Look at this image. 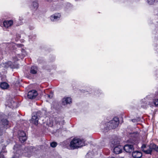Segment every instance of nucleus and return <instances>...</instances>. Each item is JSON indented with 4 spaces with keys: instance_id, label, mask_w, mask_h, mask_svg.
Instances as JSON below:
<instances>
[{
    "instance_id": "nucleus-1",
    "label": "nucleus",
    "mask_w": 158,
    "mask_h": 158,
    "mask_svg": "<svg viewBox=\"0 0 158 158\" xmlns=\"http://www.w3.org/2000/svg\"><path fill=\"white\" fill-rule=\"evenodd\" d=\"M85 141L83 139L75 138L70 141L69 144L66 145L67 148L73 150L85 145Z\"/></svg>"
},
{
    "instance_id": "nucleus-2",
    "label": "nucleus",
    "mask_w": 158,
    "mask_h": 158,
    "mask_svg": "<svg viewBox=\"0 0 158 158\" xmlns=\"http://www.w3.org/2000/svg\"><path fill=\"white\" fill-rule=\"evenodd\" d=\"M111 147L114 148V152L116 154H119L122 152L123 147L119 144V142L117 140L112 141L110 144Z\"/></svg>"
},
{
    "instance_id": "nucleus-3",
    "label": "nucleus",
    "mask_w": 158,
    "mask_h": 158,
    "mask_svg": "<svg viewBox=\"0 0 158 158\" xmlns=\"http://www.w3.org/2000/svg\"><path fill=\"white\" fill-rule=\"evenodd\" d=\"M13 149L14 150V158H18L22 154V152L21 149V146L19 145L16 144L14 146Z\"/></svg>"
},
{
    "instance_id": "nucleus-4",
    "label": "nucleus",
    "mask_w": 158,
    "mask_h": 158,
    "mask_svg": "<svg viewBox=\"0 0 158 158\" xmlns=\"http://www.w3.org/2000/svg\"><path fill=\"white\" fill-rule=\"evenodd\" d=\"M1 66L2 67L5 68H7L10 67L11 68H18L19 66L18 65H15L11 62L8 61L5 63H2L1 64Z\"/></svg>"
},
{
    "instance_id": "nucleus-5",
    "label": "nucleus",
    "mask_w": 158,
    "mask_h": 158,
    "mask_svg": "<svg viewBox=\"0 0 158 158\" xmlns=\"http://www.w3.org/2000/svg\"><path fill=\"white\" fill-rule=\"evenodd\" d=\"M19 139L22 143L24 142L27 139V137L25 132L22 131H19L18 132Z\"/></svg>"
},
{
    "instance_id": "nucleus-6",
    "label": "nucleus",
    "mask_w": 158,
    "mask_h": 158,
    "mask_svg": "<svg viewBox=\"0 0 158 158\" xmlns=\"http://www.w3.org/2000/svg\"><path fill=\"white\" fill-rule=\"evenodd\" d=\"M22 55H20L19 54H17L15 57L14 58V60L15 61L18 60V58L22 59L23 58L27 55V53L24 49H22L21 50Z\"/></svg>"
},
{
    "instance_id": "nucleus-7",
    "label": "nucleus",
    "mask_w": 158,
    "mask_h": 158,
    "mask_svg": "<svg viewBox=\"0 0 158 158\" xmlns=\"http://www.w3.org/2000/svg\"><path fill=\"white\" fill-rule=\"evenodd\" d=\"M39 6V4L37 1L36 0L33 1L30 6V9L33 11L36 10Z\"/></svg>"
},
{
    "instance_id": "nucleus-8",
    "label": "nucleus",
    "mask_w": 158,
    "mask_h": 158,
    "mask_svg": "<svg viewBox=\"0 0 158 158\" xmlns=\"http://www.w3.org/2000/svg\"><path fill=\"white\" fill-rule=\"evenodd\" d=\"M37 95L38 93L35 90L29 91L28 93V98L31 99L35 98Z\"/></svg>"
},
{
    "instance_id": "nucleus-9",
    "label": "nucleus",
    "mask_w": 158,
    "mask_h": 158,
    "mask_svg": "<svg viewBox=\"0 0 158 158\" xmlns=\"http://www.w3.org/2000/svg\"><path fill=\"white\" fill-rule=\"evenodd\" d=\"M124 150L127 152L131 153L134 150L133 146L131 144H126L123 147Z\"/></svg>"
},
{
    "instance_id": "nucleus-10",
    "label": "nucleus",
    "mask_w": 158,
    "mask_h": 158,
    "mask_svg": "<svg viewBox=\"0 0 158 158\" xmlns=\"http://www.w3.org/2000/svg\"><path fill=\"white\" fill-rule=\"evenodd\" d=\"M13 22L12 20H5L3 23V26L5 28H9L13 24Z\"/></svg>"
},
{
    "instance_id": "nucleus-11",
    "label": "nucleus",
    "mask_w": 158,
    "mask_h": 158,
    "mask_svg": "<svg viewBox=\"0 0 158 158\" xmlns=\"http://www.w3.org/2000/svg\"><path fill=\"white\" fill-rule=\"evenodd\" d=\"M142 150L144 153L147 154H151L152 151L149 146L148 147V148H147L145 145H143L142 146Z\"/></svg>"
},
{
    "instance_id": "nucleus-12",
    "label": "nucleus",
    "mask_w": 158,
    "mask_h": 158,
    "mask_svg": "<svg viewBox=\"0 0 158 158\" xmlns=\"http://www.w3.org/2000/svg\"><path fill=\"white\" fill-rule=\"evenodd\" d=\"M72 102V99L70 97L64 98L62 100V103L64 105L69 104Z\"/></svg>"
},
{
    "instance_id": "nucleus-13",
    "label": "nucleus",
    "mask_w": 158,
    "mask_h": 158,
    "mask_svg": "<svg viewBox=\"0 0 158 158\" xmlns=\"http://www.w3.org/2000/svg\"><path fill=\"white\" fill-rule=\"evenodd\" d=\"M60 15L59 13L55 14L51 16L50 19L53 21H56L59 19Z\"/></svg>"
},
{
    "instance_id": "nucleus-14",
    "label": "nucleus",
    "mask_w": 158,
    "mask_h": 158,
    "mask_svg": "<svg viewBox=\"0 0 158 158\" xmlns=\"http://www.w3.org/2000/svg\"><path fill=\"white\" fill-rule=\"evenodd\" d=\"M55 123L60 125H62L64 124V120L62 118H56L55 119Z\"/></svg>"
},
{
    "instance_id": "nucleus-15",
    "label": "nucleus",
    "mask_w": 158,
    "mask_h": 158,
    "mask_svg": "<svg viewBox=\"0 0 158 158\" xmlns=\"http://www.w3.org/2000/svg\"><path fill=\"white\" fill-rule=\"evenodd\" d=\"M142 155L141 152L138 151H134L132 153V156L135 158H140Z\"/></svg>"
},
{
    "instance_id": "nucleus-16",
    "label": "nucleus",
    "mask_w": 158,
    "mask_h": 158,
    "mask_svg": "<svg viewBox=\"0 0 158 158\" xmlns=\"http://www.w3.org/2000/svg\"><path fill=\"white\" fill-rule=\"evenodd\" d=\"M38 120L39 119L37 116V114H36V115L32 116L31 120L35 125H37L38 124Z\"/></svg>"
},
{
    "instance_id": "nucleus-17",
    "label": "nucleus",
    "mask_w": 158,
    "mask_h": 158,
    "mask_svg": "<svg viewBox=\"0 0 158 158\" xmlns=\"http://www.w3.org/2000/svg\"><path fill=\"white\" fill-rule=\"evenodd\" d=\"M8 46L9 48H10V49H12V48L14 49V47H22L23 46V45L22 44H16L14 43L8 44Z\"/></svg>"
},
{
    "instance_id": "nucleus-18",
    "label": "nucleus",
    "mask_w": 158,
    "mask_h": 158,
    "mask_svg": "<svg viewBox=\"0 0 158 158\" xmlns=\"http://www.w3.org/2000/svg\"><path fill=\"white\" fill-rule=\"evenodd\" d=\"M111 123L114 124V127H117L119 123L118 118L117 117H115L112 120Z\"/></svg>"
},
{
    "instance_id": "nucleus-19",
    "label": "nucleus",
    "mask_w": 158,
    "mask_h": 158,
    "mask_svg": "<svg viewBox=\"0 0 158 158\" xmlns=\"http://www.w3.org/2000/svg\"><path fill=\"white\" fill-rule=\"evenodd\" d=\"M1 123L2 124L3 126L5 128H8L9 127V122L6 119H3L1 121Z\"/></svg>"
},
{
    "instance_id": "nucleus-20",
    "label": "nucleus",
    "mask_w": 158,
    "mask_h": 158,
    "mask_svg": "<svg viewBox=\"0 0 158 158\" xmlns=\"http://www.w3.org/2000/svg\"><path fill=\"white\" fill-rule=\"evenodd\" d=\"M0 86L1 88L3 89H7L9 87V85L5 82L1 83Z\"/></svg>"
},
{
    "instance_id": "nucleus-21",
    "label": "nucleus",
    "mask_w": 158,
    "mask_h": 158,
    "mask_svg": "<svg viewBox=\"0 0 158 158\" xmlns=\"http://www.w3.org/2000/svg\"><path fill=\"white\" fill-rule=\"evenodd\" d=\"M37 67L36 66H33L31 68L30 73L33 74H36L37 72Z\"/></svg>"
},
{
    "instance_id": "nucleus-22",
    "label": "nucleus",
    "mask_w": 158,
    "mask_h": 158,
    "mask_svg": "<svg viewBox=\"0 0 158 158\" xmlns=\"http://www.w3.org/2000/svg\"><path fill=\"white\" fill-rule=\"evenodd\" d=\"M112 120L110 121L107 123V125L108 128L109 129H114L116 127H114V124L111 123Z\"/></svg>"
},
{
    "instance_id": "nucleus-23",
    "label": "nucleus",
    "mask_w": 158,
    "mask_h": 158,
    "mask_svg": "<svg viewBox=\"0 0 158 158\" xmlns=\"http://www.w3.org/2000/svg\"><path fill=\"white\" fill-rule=\"evenodd\" d=\"M157 146V145L154 143H152L150 144L149 146L150 147V148L151 149L152 151L154 150L155 151Z\"/></svg>"
},
{
    "instance_id": "nucleus-24",
    "label": "nucleus",
    "mask_w": 158,
    "mask_h": 158,
    "mask_svg": "<svg viewBox=\"0 0 158 158\" xmlns=\"http://www.w3.org/2000/svg\"><path fill=\"white\" fill-rule=\"evenodd\" d=\"M6 153L5 151L2 150L0 152V158H5L4 156Z\"/></svg>"
},
{
    "instance_id": "nucleus-25",
    "label": "nucleus",
    "mask_w": 158,
    "mask_h": 158,
    "mask_svg": "<svg viewBox=\"0 0 158 158\" xmlns=\"http://www.w3.org/2000/svg\"><path fill=\"white\" fill-rule=\"evenodd\" d=\"M146 98H145L142 100V102L143 103V104H144V105H143L142 106L143 108L146 107L147 106V101H146Z\"/></svg>"
},
{
    "instance_id": "nucleus-26",
    "label": "nucleus",
    "mask_w": 158,
    "mask_h": 158,
    "mask_svg": "<svg viewBox=\"0 0 158 158\" xmlns=\"http://www.w3.org/2000/svg\"><path fill=\"white\" fill-rule=\"evenodd\" d=\"M156 1L157 2V0H148V2L149 4L152 5Z\"/></svg>"
},
{
    "instance_id": "nucleus-27",
    "label": "nucleus",
    "mask_w": 158,
    "mask_h": 158,
    "mask_svg": "<svg viewBox=\"0 0 158 158\" xmlns=\"http://www.w3.org/2000/svg\"><path fill=\"white\" fill-rule=\"evenodd\" d=\"M57 144V143L53 142L50 143V146L52 148H55Z\"/></svg>"
},
{
    "instance_id": "nucleus-28",
    "label": "nucleus",
    "mask_w": 158,
    "mask_h": 158,
    "mask_svg": "<svg viewBox=\"0 0 158 158\" xmlns=\"http://www.w3.org/2000/svg\"><path fill=\"white\" fill-rule=\"evenodd\" d=\"M153 102L154 104L156 106H158V98L154 100Z\"/></svg>"
},
{
    "instance_id": "nucleus-29",
    "label": "nucleus",
    "mask_w": 158,
    "mask_h": 158,
    "mask_svg": "<svg viewBox=\"0 0 158 158\" xmlns=\"http://www.w3.org/2000/svg\"><path fill=\"white\" fill-rule=\"evenodd\" d=\"M156 151L158 152V146H157V147H156V149L155 150Z\"/></svg>"
},
{
    "instance_id": "nucleus-30",
    "label": "nucleus",
    "mask_w": 158,
    "mask_h": 158,
    "mask_svg": "<svg viewBox=\"0 0 158 158\" xmlns=\"http://www.w3.org/2000/svg\"><path fill=\"white\" fill-rule=\"evenodd\" d=\"M64 143L65 145H66L67 143H68V142H67V141H64Z\"/></svg>"
},
{
    "instance_id": "nucleus-31",
    "label": "nucleus",
    "mask_w": 158,
    "mask_h": 158,
    "mask_svg": "<svg viewBox=\"0 0 158 158\" xmlns=\"http://www.w3.org/2000/svg\"><path fill=\"white\" fill-rule=\"evenodd\" d=\"M134 133H131V136H134Z\"/></svg>"
},
{
    "instance_id": "nucleus-32",
    "label": "nucleus",
    "mask_w": 158,
    "mask_h": 158,
    "mask_svg": "<svg viewBox=\"0 0 158 158\" xmlns=\"http://www.w3.org/2000/svg\"><path fill=\"white\" fill-rule=\"evenodd\" d=\"M136 120L135 119H132V121L133 122H135Z\"/></svg>"
},
{
    "instance_id": "nucleus-33",
    "label": "nucleus",
    "mask_w": 158,
    "mask_h": 158,
    "mask_svg": "<svg viewBox=\"0 0 158 158\" xmlns=\"http://www.w3.org/2000/svg\"><path fill=\"white\" fill-rule=\"evenodd\" d=\"M2 23L0 22V26H2Z\"/></svg>"
},
{
    "instance_id": "nucleus-34",
    "label": "nucleus",
    "mask_w": 158,
    "mask_h": 158,
    "mask_svg": "<svg viewBox=\"0 0 158 158\" xmlns=\"http://www.w3.org/2000/svg\"><path fill=\"white\" fill-rule=\"evenodd\" d=\"M48 97L50 98V95H48Z\"/></svg>"
},
{
    "instance_id": "nucleus-35",
    "label": "nucleus",
    "mask_w": 158,
    "mask_h": 158,
    "mask_svg": "<svg viewBox=\"0 0 158 158\" xmlns=\"http://www.w3.org/2000/svg\"><path fill=\"white\" fill-rule=\"evenodd\" d=\"M110 158H115L114 157H110Z\"/></svg>"
},
{
    "instance_id": "nucleus-36",
    "label": "nucleus",
    "mask_w": 158,
    "mask_h": 158,
    "mask_svg": "<svg viewBox=\"0 0 158 158\" xmlns=\"http://www.w3.org/2000/svg\"><path fill=\"white\" fill-rule=\"evenodd\" d=\"M150 103H151V102H149V105H150Z\"/></svg>"
},
{
    "instance_id": "nucleus-37",
    "label": "nucleus",
    "mask_w": 158,
    "mask_h": 158,
    "mask_svg": "<svg viewBox=\"0 0 158 158\" xmlns=\"http://www.w3.org/2000/svg\"><path fill=\"white\" fill-rule=\"evenodd\" d=\"M12 102H13L14 103V102L13 101H12Z\"/></svg>"
}]
</instances>
